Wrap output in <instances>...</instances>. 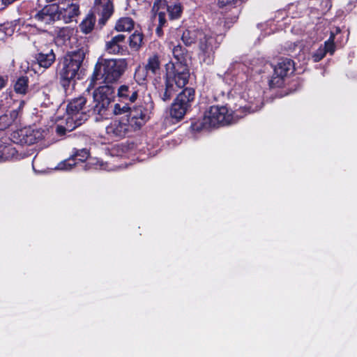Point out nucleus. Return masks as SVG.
<instances>
[{
	"mask_svg": "<svg viewBox=\"0 0 357 357\" xmlns=\"http://www.w3.org/2000/svg\"><path fill=\"white\" fill-rule=\"evenodd\" d=\"M105 49L109 54L125 55L128 52L126 35L119 33L112 36L106 42Z\"/></svg>",
	"mask_w": 357,
	"mask_h": 357,
	"instance_id": "nucleus-16",
	"label": "nucleus"
},
{
	"mask_svg": "<svg viewBox=\"0 0 357 357\" xmlns=\"http://www.w3.org/2000/svg\"><path fill=\"white\" fill-rule=\"evenodd\" d=\"M172 53L175 61L170 60L165 65L162 76L153 80L160 98L169 101L179 89L183 88L190 79V68L188 60L190 58L188 50L180 43H170Z\"/></svg>",
	"mask_w": 357,
	"mask_h": 357,
	"instance_id": "nucleus-2",
	"label": "nucleus"
},
{
	"mask_svg": "<svg viewBox=\"0 0 357 357\" xmlns=\"http://www.w3.org/2000/svg\"><path fill=\"white\" fill-rule=\"evenodd\" d=\"M24 104V101L21 100L17 109H13L9 114L0 115V130H5L15 122L22 114Z\"/></svg>",
	"mask_w": 357,
	"mask_h": 357,
	"instance_id": "nucleus-18",
	"label": "nucleus"
},
{
	"mask_svg": "<svg viewBox=\"0 0 357 357\" xmlns=\"http://www.w3.org/2000/svg\"><path fill=\"white\" fill-rule=\"evenodd\" d=\"M130 130L131 126L127 119L112 121L106 128V132L111 137L123 138Z\"/></svg>",
	"mask_w": 357,
	"mask_h": 357,
	"instance_id": "nucleus-17",
	"label": "nucleus"
},
{
	"mask_svg": "<svg viewBox=\"0 0 357 357\" xmlns=\"http://www.w3.org/2000/svg\"><path fill=\"white\" fill-rule=\"evenodd\" d=\"M77 165V162L74 161L73 158L70 156L68 158L60 162L56 166V169L59 170L68 171L71 170Z\"/></svg>",
	"mask_w": 357,
	"mask_h": 357,
	"instance_id": "nucleus-33",
	"label": "nucleus"
},
{
	"mask_svg": "<svg viewBox=\"0 0 357 357\" xmlns=\"http://www.w3.org/2000/svg\"><path fill=\"white\" fill-rule=\"evenodd\" d=\"M59 7L52 3L45 6L34 15V19L45 24H51L60 19Z\"/></svg>",
	"mask_w": 357,
	"mask_h": 357,
	"instance_id": "nucleus-14",
	"label": "nucleus"
},
{
	"mask_svg": "<svg viewBox=\"0 0 357 357\" xmlns=\"http://www.w3.org/2000/svg\"><path fill=\"white\" fill-rule=\"evenodd\" d=\"M241 3V0H217L216 5L221 9H231L237 7Z\"/></svg>",
	"mask_w": 357,
	"mask_h": 357,
	"instance_id": "nucleus-32",
	"label": "nucleus"
},
{
	"mask_svg": "<svg viewBox=\"0 0 357 357\" xmlns=\"http://www.w3.org/2000/svg\"><path fill=\"white\" fill-rule=\"evenodd\" d=\"M66 129L65 127L62 126H57L56 127V132L59 135H63L66 134Z\"/></svg>",
	"mask_w": 357,
	"mask_h": 357,
	"instance_id": "nucleus-39",
	"label": "nucleus"
},
{
	"mask_svg": "<svg viewBox=\"0 0 357 357\" xmlns=\"http://www.w3.org/2000/svg\"><path fill=\"white\" fill-rule=\"evenodd\" d=\"M294 62L288 58H282L274 66L273 73L269 80L271 88H280L284 84V78L294 70Z\"/></svg>",
	"mask_w": 357,
	"mask_h": 357,
	"instance_id": "nucleus-10",
	"label": "nucleus"
},
{
	"mask_svg": "<svg viewBox=\"0 0 357 357\" xmlns=\"http://www.w3.org/2000/svg\"><path fill=\"white\" fill-rule=\"evenodd\" d=\"M29 78L26 75L17 77L14 84V91L16 93L26 95L29 90Z\"/></svg>",
	"mask_w": 357,
	"mask_h": 357,
	"instance_id": "nucleus-29",
	"label": "nucleus"
},
{
	"mask_svg": "<svg viewBox=\"0 0 357 357\" xmlns=\"http://www.w3.org/2000/svg\"><path fill=\"white\" fill-rule=\"evenodd\" d=\"M90 152L86 149H73V154L70 155L73 158L74 161L79 162H84L89 158Z\"/></svg>",
	"mask_w": 357,
	"mask_h": 357,
	"instance_id": "nucleus-31",
	"label": "nucleus"
},
{
	"mask_svg": "<svg viewBox=\"0 0 357 357\" xmlns=\"http://www.w3.org/2000/svg\"><path fill=\"white\" fill-rule=\"evenodd\" d=\"M322 47L324 49L325 52L326 54L328 53L330 55H333L336 50L335 43L325 41L324 45Z\"/></svg>",
	"mask_w": 357,
	"mask_h": 357,
	"instance_id": "nucleus-36",
	"label": "nucleus"
},
{
	"mask_svg": "<svg viewBox=\"0 0 357 357\" xmlns=\"http://www.w3.org/2000/svg\"><path fill=\"white\" fill-rule=\"evenodd\" d=\"M73 29L70 27L61 28L56 34V39L62 43L70 41L69 50L59 59L57 72L59 82L65 92L77 80L82 79L83 65L89 54V39L84 36L73 37Z\"/></svg>",
	"mask_w": 357,
	"mask_h": 357,
	"instance_id": "nucleus-1",
	"label": "nucleus"
},
{
	"mask_svg": "<svg viewBox=\"0 0 357 357\" xmlns=\"http://www.w3.org/2000/svg\"><path fill=\"white\" fill-rule=\"evenodd\" d=\"M127 66L126 59L99 58L94 66L89 85L94 86L97 82L100 80L105 84V85L115 83L123 75Z\"/></svg>",
	"mask_w": 357,
	"mask_h": 357,
	"instance_id": "nucleus-3",
	"label": "nucleus"
},
{
	"mask_svg": "<svg viewBox=\"0 0 357 357\" xmlns=\"http://www.w3.org/2000/svg\"><path fill=\"white\" fill-rule=\"evenodd\" d=\"M332 32H335V35L336 36L337 34L340 33L341 32V29L340 27L338 26H336L335 28V30L334 31H332Z\"/></svg>",
	"mask_w": 357,
	"mask_h": 357,
	"instance_id": "nucleus-42",
	"label": "nucleus"
},
{
	"mask_svg": "<svg viewBox=\"0 0 357 357\" xmlns=\"http://www.w3.org/2000/svg\"><path fill=\"white\" fill-rule=\"evenodd\" d=\"M175 100L187 107L192 109V104L195 100V90L192 87L184 88L176 97Z\"/></svg>",
	"mask_w": 357,
	"mask_h": 357,
	"instance_id": "nucleus-20",
	"label": "nucleus"
},
{
	"mask_svg": "<svg viewBox=\"0 0 357 357\" xmlns=\"http://www.w3.org/2000/svg\"><path fill=\"white\" fill-rule=\"evenodd\" d=\"M164 26H160V25H158V26L156 27L155 29V34L158 36V37H162L163 35H164V33H163V30H162V28Z\"/></svg>",
	"mask_w": 357,
	"mask_h": 357,
	"instance_id": "nucleus-40",
	"label": "nucleus"
},
{
	"mask_svg": "<svg viewBox=\"0 0 357 357\" xmlns=\"http://www.w3.org/2000/svg\"><path fill=\"white\" fill-rule=\"evenodd\" d=\"M8 77L0 75V91L2 90L8 84Z\"/></svg>",
	"mask_w": 357,
	"mask_h": 357,
	"instance_id": "nucleus-38",
	"label": "nucleus"
},
{
	"mask_svg": "<svg viewBox=\"0 0 357 357\" xmlns=\"http://www.w3.org/2000/svg\"><path fill=\"white\" fill-rule=\"evenodd\" d=\"M102 166L103 162H100L99 160H97L96 162L90 161L85 165V169H89L92 167H93L94 169L102 168Z\"/></svg>",
	"mask_w": 357,
	"mask_h": 357,
	"instance_id": "nucleus-37",
	"label": "nucleus"
},
{
	"mask_svg": "<svg viewBox=\"0 0 357 357\" xmlns=\"http://www.w3.org/2000/svg\"><path fill=\"white\" fill-rule=\"evenodd\" d=\"M115 95V89L112 85H102L96 89L93 92L92 100L89 102L87 112L89 117L95 116L96 121L107 119Z\"/></svg>",
	"mask_w": 357,
	"mask_h": 357,
	"instance_id": "nucleus-4",
	"label": "nucleus"
},
{
	"mask_svg": "<svg viewBox=\"0 0 357 357\" xmlns=\"http://www.w3.org/2000/svg\"><path fill=\"white\" fill-rule=\"evenodd\" d=\"M43 134L38 130L24 127L23 128L13 131L10 134V140L20 145H31L42 139Z\"/></svg>",
	"mask_w": 357,
	"mask_h": 357,
	"instance_id": "nucleus-11",
	"label": "nucleus"
},
{
	"mask_svg": "<svg viewBox=\"0 0 357 357\" xmlns=\"http://www.w3.org/2000/svg\"><path fill=\"white\" fill-rule=\"evenodd\" d=\"M152 10L155 13V15L158 17V25L160 26H165L167 21L166 18L167 13L162 9L158 10L156 8H154V5L153 6Z\"/></svg>",
	"mask_w": 357,
	"mask_h": 357,
	"instance_id": "nucleus-34",
	"label": "nucleus"
},
{
	"mask_svg": "<svg viewBox=\"0 0 357 357\" xmlns=\"http://www.w3.org/2000/svg\"><path fill=\"white\" fill-rule=\"evenodd\" d=\"M33 58L34 62L38 64L40 68L48 69L55 62L56 54L52 47L46 45L37 50Z\"/></svg>",
	"mask_w": 357,
	"mask_h": 357,
	"instance_id": "nucleus-13",
	"label": "nucleus"
},
{
	"mask_svg": "<svg viewBox=\"0 0 357 357\" xmlns=\"http://www.w3.org/2000/svg\"><path fill=\"white\" fill-rule=\"evenodd\" d=\"M154 8L158 10H164L170 20H178L181 17L183 6L178 0L168 1L167 0H155Z\"/></svg>",
	"mask_w": 357,
	"mask_h": 357,
	"instance_id": "nucleus-12",
	"label": "nucleus"
},
{
	"mask_svg": "<svg viewBox=\"0 0 357 357\" xmlns=\"http://www.w3.org/2000/svg\"><path fill=\"white\" fill-rule=\"evenodd\" d=\"M222 38L221 36L203 32L198 42V56L204 63H213L215 51L219 48Z\"/></svg>",
	"mask_w": 357,
	"mask_h": 357,
	"instance_id": "nucleus-6",
	"label": "nucleus"
},
{
	"mask_svg": "<svg viewBox=\"0 0 357 357\" xmlns=\"http://www.w3.org/2000/svg\"><path fill=\"white\" fill-rule=\"evenodd\" d=\"M161 57L159 53L154 52L149 56L146 63L144 66L150 73V75L155 77L154 79L160 77L162 69Z\"/></svg>",
	"mask_w": 357,
	"mask_h": 357,
	"instance_id": "nucleus-19",
	"label": "nucleus"
},
{
	"mask_svg": "<svg viewBox=\"0 0 357 357\" xmlns=\"http://www.w3.org/2000/svg\"><path fill=\"white\" fill-rule=\"evenodd\" d=\"M187 107L176 101L175 99L171 105L169 114L170 116L175 119L176 122L180 121L184 117L187 112H190Z\"/></svg>",
	"mask_w": 357,
	"mask_h": 357,
	"instance_id": "nucleus-22",
	"label": "nucleus"
},
{
	"mask_svg": "<svg viewBox=\"0 0 357 357\" xmlns=\"http://www.w3.org/2000/svg\"><path fill=\"white\" fill-rule=\"evenodd\" d=\"M17 159H19V154L16 149L11 144L3 143L0 153V162Z\"/></svg>",
	"mask_w": 357,
	"mask_h": 357,
	"instance_id": "nucleus-23",
	"label": "nucleus"
},
{
	"mask_svg": "<svg viewBox=\"0 0 357 357\" xmlns=\"http://www.w3.org/2000/svg\"><path fill=\"white\" fill-rule=\"evenodd\" d=\"M242 109H243V112L245 114H246L247 113H250V112L248 110V109L246 107H243Z\"/></svg>",
	"mask_w": 357,
	"mask_h": 357,
	"instance_id": "nucleus-43",
	"label": "nucleus"
},
{
	"mask_svg": "<svg viewBox=\"0 0 357 357\" xmlns=\"http://www.w3.org/2000/svg\"><path fill=\"white\" fill-rule=\"evenodd\" d=\"M205 113L211 127L227 126L235 123L236 119L242 117L236 112L229 110L226 105H212Z\"/></svg>",
	"mask_w": 357,
	"mask_h": 357,
	"instance_id": "nucleus-8",
	"label": "nucleus"
},
{
	"mask_svg": "<svg viewBox=\"0 0 357 357\" xmlns=\"http://www.w3.org/2000/svg\"><path fill=\"white\" fill-rule=\"evenodd\" d=\"M144 35L140 31L135 30L128 38L130 48L135 52H138L144 44Z\"/></svg>",
	"mask_w": 357,
	"mask_h": 357,
	"instance_id": "nucleus-25",
	"label": "nucleus"
},
{
	"mask_svg": "<svg viewBox=\"0 0 357 357\" xmlns=\"http://www.w3.org/2000/svg\"><path fill=\"white\" fill-rule=\"evenodd\" d=\"M212 128L208 123V118L206 117V113L202 118L193 119L191 120L190 130L192 132H198L204 129Z\"/></svg>",
	"mask_w": 357,
	"mask_h": 357,
	"instance_id": "nucleus-28",
	"label": "nucleus"
},
{
	"mask_svg": "<svg viewBox=\"0 0 357 357\" xmlns=\"http://www.w3.org/2000/svg\"><path fill=\"white\" fill-rule=\"evenodd\" d=\"M149 74H150V73L144 66L141 67L139 66L137 67L134 74V78L137 82L136 84H137L138 86L146 84L147 82Z\"/></svg>",
	"mask_w": 357,
	"mask_h": 357,
	"instance_id": "nucleus-30",
	"label": "nucleus"
},
{
	"mask_svg": "<svg viewBox=\"0 0 357 357\" xmlns=\"http://www.w3.org/2000/svg\"><path fill=\"white\" fill-rule=\"evenodd\" d=\"M89 100L84 96L72 99L68 104L66 112L77 126L81 125L89 118Z\"/></svg>",
	"mask_w": 357,
	"mask_h": 357,
	"instance_id": "nucleus-9",
	"label": "nucleus"
},
{
	"mask_svg": "<svg viewBox=\"0 0 357 357\" xmlns=\"http://www.w3.org/2000/svg\"><path fill=\"white\" fill-rule=\"evenodd\" d=\"M203 31L198 29H189L183 31L181 39L186 47H190L196 42H199Z\"/></svg>",
	"mask_w": 357,
	"mask_h": 357,
	"instance_id": "nucleus-21",
	"label": "nucleus"
},
{
	"mask_svg": "<svg viewBox=\"0 0 357 357\" xmlns=\"http://www.w3.org/2000/svg\"><path fill=\"white\" fill-rule=\"evenodd\" d=\"M96 21L94 13H89L79 25L81 31L85 34L90 33L94 29Z\"/></svg>",
	"mask_w": 357,
	"mask_h": 357,
	"instance_id": "nucleus-26",
	"label": "nucleus"
},
{
	"mask_svg": "<svg viewBox=\"0 0 357 357\" xmlns=\"http://www.w3.org/2000/svg\"><path fill=\"white\" fill-rule=\"evenodd\" d=\"M153 108L152 101L142 100L138 102L130 109L127 113V120L130 123L132 131L139 130L149 120L151 109Z\"/></svg>",
	"mask_w": 357,
	"mask_h": 357,
	"instance_id": "nucleus-7",
	"label": "nucleus"
},
{
	"mask_svg": "<svg viewBox=\"0 0 357 357\" xmlns=\"http://www.w3.org/2000/svg\"><path fill=\"white\" fill-rule=\"evenodd\" d=\"M63 11L59 12L62 15L63 19L66 23L71 22L79 14V5L78 3H71L68 4L66 8H63Z\"/></svg>",
	"mask_w": 357,
	"mask_h": 357,
	"instance_id": "nucleus-24",
	"label": "nucleus"
},
{
	"mask_svg": "<svg viewBox=\"0 0 357 357\" xmlns=\"http://www.w3.org/2000/svg\"><path fill=\"white\" fill-rule=\"evenodd\" d=\"M326 55V53L325 52L324 49L322 46H320L314 52H313L312 58L314 62H319L322 60Z\"/></svg>",
	"mask_w": 357,
	"mask_h": 357,
	"instance_id": "nucleus-35",
	"label": "nucleus"
},
{
	"mask_svg": "<svg viewBox=\"0 0 357 357\" xmlns=\"http://www.w3.org/2000/svg\"><path fill=\"white\" fill-rule=\"evenodd\" d=\"M139 88L136 83H128L121 85L117 90L119 102L115 103L113 113L120 115L127 113L130 106L135 102L139 96Z\"/></svg>",
	"mask_w": 357,
	"mask_h": 357,
	"instance_id": "nucleus-5",
	"label": "nucleus"
},
{
	"mask_svg": "<svg viewBox=\"0 0 357 357\" xmlns=\"http://www.w3.org/2000/svg\"><path fill=\"white\" fill-rule=\"evenodd\" d=\"M335 39V32L331 31L330 36H329L328 39L326 41L329 42V43H335L334 42Z\"/></svg>",
	"mask_w": 357,
	"mask_h": 357,
	"instance_id": "nucleus-41",
	"label": "nucleus"
},
{
	"mask_svg": "<svg viewBox=\"0 0 357 357\" xmlns=\"http://www.w3.org/2000/svg\"><path fill=\"white\" fill-rule=\"evenodd\" d=\"M114 0H95L94 9L100 16L98 24L103 26L112 17L114 11Z\"/></svg>",
	"mask_w": 357,
	"mask_h": 357,
	"instance_id": "nucleus-15",
	"label": "nucleus"
},
{
	"mask_svg": "<svg viewBox=\"0 0 357 357\" xmlns=\"http://www.w3.org/2000/svg\"><path fill=\"white\" fill-rule=\"evenodd\" d=\"M135 22L130 17H123L119 18L114 26V29L119 32L130 31L134 29Z\"/></svg>",
	"mask_w": 357,
	"mask_h": 357,
	"instance_id": "nucleus-27",
	"label": "nucleus"
}]
</instances>
